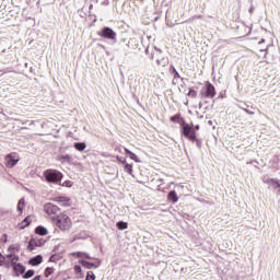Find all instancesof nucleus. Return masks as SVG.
Here are the masks:
<instances>
[{
    "instance_id": "nucleus-1",
    "label": "nucleus",
    "mask_w": 280,
    "mask_h": 280,
    "mask_svg": "<svg viewBox=\"0 0 280 280\" xmlns=\"http://www.w3.org/2000/svg\"><path fill=\"white\" fill-rule=\"evenodd\" d=\"M182 133L184 135V138L192 141V143H196V147L198 149L202 148V140L198 139L196 131L194 129V126L186 124L185 120L180 124Z\"/></svg>"
},
{
    "instance_id": "nucleus-2",
    "label": "nucleus",
    "mask_w": 280,
    "mask_h": 280,
    "mask_svg": "<svg viewBox=\"0 0 280 280\" xmlns=\"http://www.w3.org/2000/svg\"><path fill=\"white\" fill-rule=\"evenodd\" d=\"M55 224L62 232H67L72 229V221H71L70 217L65 213H60L59 215H57Z\"/></svg>"
},
{
    "instance_id": "nucleus-3",
    "label": "nucleus",
    "mask_w": 280,
    "mask_h": 280,
    "mask_svg": "<svg viewBox=\"0 0 280 280\" xmlns=\"http://www.w3.org/2000/svg\"><path fill=\"white\" fill-rule=\"evenodd\" d=\"M215 96V86L211 82L207 81L205 86L200 89L201 100H213Z\"/></svg>"
},
{
    "instance_id": "nucleus-4",
    "label": "nucleus",
    "mask_w": 280,
    "mask_h": 280,
    "mask_svg": "<svg viewBox=\"0 0 280 280\" xmlns=\"http://www.w3.org/2000/svg\"><path fill=\"white\" fill-rule=\"evenodd\" d=\"M44 212L49 215L52 222H57V215L60 214V208L58 206L48 202L44 205Z\"/></svg>"
},
{
    "instance_id": "nucleus-5",
    "label": "nucleus",
    "mask_w": 280,
    "mask_h": 280,
    "mask_svg": "<svg viewBox=\"0 0 280 280\" xmlns=\"http://www.w3.org/2000/svg\"><path fill=\"white\" fill-rule=\"evenodd\" d=\"M45 180L48 183H54L55 185H59L62 180V173L57 171H45L44 172Z\"/></svg>"
},
{
    "instance_id": "nucleus-6",
    "label": "nucleus",
    "mask_w": 280,
    "mask_h": 280,
    "mask_svg": "<svg viewBox=\"0 0 280 280\" xmlns=\"http://www.w3.org/2000/svg\"><path fill=\"white\" fill-rule=\"evenodd\" d=\"M98 36L117 43V33H115V31L110 27H103L101 31H98Z\"/></svg>"
},
{
    "instance_id": "nucleus-7",
    "label": "nucleus",
    "mask_w": 280,
    "mask_h": 280,
    "mask_svg": "<svg viewBox=\"0 0 280 280\" xmlns=\"http://www.w3.org/2000/svg\"><path fill=\"white\" fill-rule=\"evenodd\" d=\"M20 155L18 152H11L8 153V155L4 158V163L7 167H14L19 164Z\"/></svg>"
},
{
    "instance_id": "nucleus-8",
    "label": "nucleus",
    "mask_w": 280,
    "mask_h": 280,
    "mask_svg": "<svg viewBox=\"0 0 280 280\" xmlns=\"http://www.w3.org/2000/svg\"><path fill=\"white\" fill-rule=\"evenodd\" d=\"M261 180L265 183V185L269 186L268 188L271 187L273 190H278V187H280V179L262 176Z\"/></svg>"
},
{
    "instance_id": "nucleus-9",
    "label": "nucleus",
    "mask_w": 280,
    "mask_h": 280,
    "mask_svg": "<svg viewBox=\"0 0 280 280\" xmlns=\"http://www.w3.org/2000/svg\"><path fill=\"white\" fill-rule=\"evenodd\" d=\"M94 260L96 261L95 264L85 260H79V264L86 268V270H92L93 268H98L102 265V260L98 258H94Z\"/></svg>"
},
{
    "instance_id": "nucleus-10",
    "label": "nucleus",
    "mask_w": 280,
    "mask_h": 280,
    "mask_svg": "<svg viewBox=\"0 0 280 280\" xmlns=\"http://www.w3.org/2000/svg\"><path fill=\"white\" fill-rule=\"evenodd\" d=\"M5 259H8L7 267H12L14 269V266L18 265L19 256L14 253L7 254Z\"/></svg>"
},
{
    "instance_id": "nucleus-11",
    "label": "nucleus",
    "mask_w": 280,
    "mask_h": 280,
    "mask_svg": "<svg viewBox=\"0 0 280 280\" xmlns=\"http://www.w3.org/2000/svg\"><path fill=\"white\" fill-rule=\"evenodd\" d=\"M13 270L15 271V275H16L18 277H20V276H22L23 273H25L26 267H25L24 265L18 262V264L14 265Z\"/></svg>"
},
{
    "instance_id": "nucleus-12",
    "label": "nucleus",
    "mask_w": 280,
    "mask_h": 280,
    "mask_svg": "<svg viewBox=\"0 0 280 280\" xmlns=\"http://www.w3.org/2000/svg\"><path fill=\"white\" fill-rule=\"evenodd\" d=\"M38 246H42V242H40L39 240L33 238V240H31V241L28 242L27 249H28L30 252H33V250H35V248H37Z\"/></svg>"
},
{
    "instance_id": "nucleus-13",
    "label": "nucleus",
    "mask_w": 280,
    "mask_h": 280,
    "mask_svg": "<svg viewBox=\"0 0 280 280\" xmlns=\"http://www.w3.org/2000/svg\"><path fill=\"white\" fill-rule=\"evenodd\" d=\"M167 200L172 203L178 202V195L176 190H171V192L167 194Z\"/></svg>"
},
{
    "instance_id": "nucleus-14",
    "label": "nucleus",
    "mask_w": 280,
    "mask_h": 280,
    "mask_svg": "<svg viewBox=\"0 0 280 280\" xmlns=\"http://www.w3.org/2000/svg\"><path fill=\"white\" fill-rule=\"evenodd\" d=\"M40 262H43V256H40V254L31 258V260L28 261V264L32 265V266H39Z\"/></svg>"
},
{
    "instance_id": "nucleus-15",
    "label": "nucleus",
    "mask_w": 280,
    "mask_h": 280,
    "mask_svg": "<svg viewBox=\"0 0 280 280\" xmlns=\"http://www.w3.org/2000/svg\"><path fill=\"white\" fill-rule=\"evenodd\" d=\"M35 234L40 235V236H45L48 234V230L47 228L43 226V225H38L35 228Z\"/></svg>"
},
{
    "instance_id": "nucleus-16",
    "label": "nucleus",
    "mask_w": 280,
    "mask_h": 280,
    "mask_svg": "<svg viewBox=\"0 0 280 280\" xmlns=\"http://www.w3.org/2000/svg\"><path fill=\"white\" fill-rule=\"evenodd\" d=\"M56 201L62 203L63 207H70L71 205V199L67 197H57Z\"/></svg>"
},
{
    "instance_id": "nucleus-17",
    "label": "nucleus",
    "mask_w": 280,
    "mask_h": 280,
    "mask_svg": "<svg viewBox=\"0 0 280 280\" xmlns=\"http://www.w3.org/2000/svg\"><path fill=\"white\" fill-rule=\"evenodd\" d=\"M72 160H73V158L71 155H69V154L61 155L59 158V161H60L61 164H71Z\"/></svg>"
},
{
    "instance_id": "nucleus-18",
    "label": "nucleus",
    "mask_w": 280,
    "mask_h": 280,
    "mask_svg": "<svg viewBox=\"0 0 280 280\" xmlns=\"http://www.w3.org/2000/svg\"><path fill=\"white\" fill-rule=\"evenodd\" d=\"M170 73L174 74L173 84H175V80L176 79H180V74H179V72L176 70V68L174 66L170 67Z\"/></svg>"
},
{
    "instance_id": "nucleus-19",
    "label": "nucleus",
    "mask_w": 280,
    "mask_h": 280,
    "mask_svg": "<svg viewBox=\"0 0 280 280\" xmlns=\"http://www.w3.org/2000/svg\"><path fill=\"white\" fill-rule=\"evenodd\" d=\"M125 154L129 155L132 161L140 162L139 158L136 155L135 152H132L128 149H125Z\"/></svg>"
},
{
    "instance_id": "nucleus-20",
    "label": "nucleus",
    "mask_w": 280,
    "mask_h": 280,
    "mask_svg": "<svg viewBox=\"0 0 280 280\" xmlns=\"http://www.w3.org/2000/svg\"><path fill=\"white\" fill-rule=\"evenodd\" d=\"M74 149L82 152L86 149L85 142H74Z\"/></svg>"
},
{
    "instance_id": "nucleus-21",
    "label": "nucleus",
    "mask_w": 280,
    "mask_h": 280,
    "mask_svg": "<svg viewBox=\"0 0 280 280\" xmlns=\"http://www.w3.org/2000/svg\"><path fill=\"white\" fill-rule=\"evenodd\" d=\"M74 272L78 275V278L85 277V275L82 272L81 265H74Z\"/></svg>"
},
{
    "instance_id": "nucleus-22",
    "label": "nucleus",
    "mask_w": 280,
    "mask_h": 280,
    "mask_svg": "<svg viewBox=\"0 0 280 280\" xmlns=\"http://www.w3.org/2000/svg\"><path fill=\"white\" fill-rule=\"evenodd\" d=\"M156 63L158 66L165 67L170 63V60L167 59V57H162V59L156 60Z\"/></svg>"
},
{
    "instance_id": "nucleus-23",
    "label": "nucleus",
    "mask_w": 280,
    "mask_h": 280,
    "mask_svg": "<svg viewBox=\"0 0 280 280\" xmlns=\"http://www.w3.org/2000/svg\"><path fill=\"white\" fill-rule=\"evenodd\" d=\"M25 203H26L25 198H21L20 201H19V203H18V211H19L20 213L23 212V209H24V207H25Z\"/></svg>"
},
{
    "instance_id": "nucleus-24",
    "label": "nucleus",
    "mask_w": 280,
    "mask_h": 280,
    "mask_svg": "<svg viewBox=\"0 0 280 280\" xmlns=\"http://www.w3.org/2000/svg\"><path fill=\"white\" fill-rule=\"evenodd\" d=\"M117 229H119L120 231L127 230L128 229V223H125V221H118V223L116 224Z\"/></svg>"
},
{
    "instance_id": "nucleus-25",
    "label": "nucleus",
    "mask_w": 280,
    "mask_h": 280,
    "mask_svg": "<svg viewBox=\"0 0 280 280\" xmlns=\"http://www.w3.org/2000/svg\"><path fill=\"white\" fill-rule=\"evenodd\" d=\"M34 276H35L34 269H28L27 272H25V273L23 275V278H24V279H30V278H32V277H34Z\"/></svg>"
},
{
    "instance_id": "nucleus-26",
    "label": "nucleus",
    "mask_w": 280,
    "mask_h": 280,
    "mask_svg": "<svg viewBox=\"0 0 280 280\" xmlns=\"http://www.w3.org/2000/svg\"><path fill=\"white\" fill-rule=\"evenodd\" d=\"M180 117H182L180 114L173 115V116H171V121L179 124L180 122Z\"/></svg>"
},
{
    "instance_id": "nucleus-27",
    "label": "nucleus",
    "mask_w": 280,
    "mask_h": 280,
    "mask_svg": "<svg viewBox=\"0 0 280 280\" xmlns=\"http://www.w3.org/2000/svg\"><path fill=\"white\" fill-rule=\"evenodd\" d=\"M131 45H135L133 47L137 48L138 47V39L137 38H130L128 44H127V47H131Z\"/></svg>"
},
{
    "instance_id": "nucleus-28",
    "label": "nucleus",
    "mask_w": 280,
    "mask_h": 280,
    "mask_svg": "<svg viewBox=\"0 0 280 280\" xmlns=\"http://www.w3.org/2000/svg\"><path fill=\"white\" fill-rule=\"evenodd\" d=\"M54 272H55V269H54V268L47 267V268L45 269L44 276H45L46 278H48V277H50L51 273H54Z\"/></svg>"
},
{
    "instance_id": "nucleus-29",
    "label": "nucleus",
    "mask_w": 280,
    "mask_h": 280,
    "mask_svg": "<svg viewBox=\"0 0 280 280\" xmlns=\"http://www.w3.org/2000/svg\"><path fill=\"white\" fill-rule=\"evenodd\" d=\"M198 92L195 91V89H189V92L187 94L188 97H191L192 100H195V97H197Z\"/></svg>"
},
{
    "instance_id": "nucleus-30",
    "label": "nucleus",
    "mask_w": 280,
    "mask_h": 280,
    "mask_svg": "<svg viewBox=\"0 0 280 280\" xmlns=\"http://www.w3.org/2000/svg\"><path fill=\"white\" fill-rule=\"evenodd\" d=\"M96 276L93 271H88L86 272V279L85 280H95Z\"/></svg>"
},
{
    "instance_id": "nucleus-31",
    "label": "nucleus",
    "mask_w": 280,
    "mask_h": 280,
    "mask_svg": "<svg viewBox=\"0 0 280 280\" xmlns=\"http://www.w3.org/2000/svg\"><path fill=\"white\" fill-rule=\"evenodd\" d=\"M31 224V221H28V217H26L21 224L22 229L28 228V225Z\"/></svg>"
},
{
    "instance_id": "nucleus-32",
    "label": "nucleus",
    "mask_w": 280,
    "mask_h": 280,
    "mask_svg": "<svg viewBox=\"0 0 280 280\" xmlns=\"http://www.w3.org/2000/svg\"><path fill=\"white\" fill-rule=\"evenodd\" d=\"M125 172H127V174L132 175V165H130L129 163H127L125 165Z\"/></svg>"
},
{
    "instance_id": "nucleus-33",
    "label": "nucleus",
    "mask_w": 280,
    "mask_h": 280,
    "mask_svg": "<svg viewBox=\"0 0 280 280\" xmlns=\"http://www.w3.org/2000/svg\"><path fill=\"white\" fill-rule=\"evenodd\" d=\"M73 255H74L75 257H78L79 259H81L82 257L85 256V252H75Z\"/></svg>"
},
{
    "instance_id": "nucleus-34",
    "label": "nucleus",
    "mask_w": 280,
    "mask_h": 280,
    "mask_svg": "<svg viewBox=\"0 0 280 280\" xmlns=\"http://www.w3.org/2000/svg\"><path fill=\"white\" fill-rule=\"evenodd\" d=\"M259 52H265V54H264V58H266V57H267V54H268V46H266V48L259 49Z\"/></svg>"
},
{
    "instance_id": "nucleus-35",
    "label": "nucleus",
    "mask_w": 280,
    "mask_h": 280,
    "mask_svg": "<svg viewBox=\"0 0 280 280\" xmlns=\"http://www.w3.org/2000/svg\"><path fill=\"white\" fill-rule=\"evenodd\" d=\"M9 250H11V253H14V250H18V252H19V246L11 245V246L9 247Z\"/></svg>"
},
{
    "instance_id": "nucleus-36",
    "label": "nucleus",
    "mask_w": 280,
    "mask_h": 280,
    "mask_svg": "<svg viewBox=\"0 0 280 280\" xmlns=\"http://www.w3.org/2000/svg\"><path fill=\"white\" fill-rule=\"evenodd\" d=\"M7 260V256H3L1 253H0V266L5 262Z\"/></svg>"
},
{
    "instance_id": "nucleus-37",
    "label": "nucleus",
    "mask_w": 280,
    "mask_h": 280,
    "mask_svg": "<svg viewBox=\"0 0 280 280\" xmlns=\"http://www.w3.org/2000/svg\"><path fill=\"white\" fill-rule=\"evenodd\" d=\"M116 160L119 161L120 164H126V162H127L126 160H122V158L119 155L116 156Z\"/></svg>"
},
{
    "instance_id": "nucleus-38",
    "label": "nucleus",
    "mask_w": 280,
    "mask_h": 280,
    "mask_svg": "<svg viewBox=\"0 0 280 280\" xmlns=\"http://www.w3.org/2000/svg\"><path fill=\"white\" fill-rule=\"evenodd\" d=\"M243 110L245 112V113H247L249 116H254V112H250V109H248L247 107L246 108H243Z\"/></svg>"
},
{
    "instance_id": "nucleus-39",
    "label": "nucleus",
    "mask_w": 280,
    "mask_h": 280,
    "mask_svg": "<svg viewBox=\"0 0 280 280\" xmlns=\"http://www.w3.org/2000/svg\"><path fill=\"white\" fill-rule=\"evenodd\" d=\"M84 257L89 260H95V258H92L88 253H84Z\"/></svg>"
},
{
    "instance_id": "nucleus-40",
    "label": "nucleus",
    "mask_w": 280,
    "mask_h": 280,
    "mask_svg": "<svg viewBox=\"0 0 280 280\" xmlns=\"http://www.w3.org/2000/svg\"><path fill=\"white\" fill-rule=\"evenodd\" d=\"M201 18H202L201 14H199L198 16H194V18L189 19L188 22H194L195 19H201Z\"/></svg>"
},
{
    "instance_id": "nucleus-41",
    "label": "nucleus",
    "mask_w": 280,
    "mask_h": 280,
    "mask_svg": "<svg viewBox=\"0 0 280 280\" xmlns=\"http://www.w3.org/2000/svg\"><path fill=\"white\" fill-rule=\"evenodd\" d=\"M96 2H98V4H106V2L108 1V0H95Z\"/></svg>"
},
{
    "instance_id": "nucleus-42",
    "label": "nucleus",
    "mask_w": 280,
    "mask_h": 280,
    "mask_svg": "<svg viewBox=\"0 0 280 280\" xmlns=\"http://www.w3.org/2000/svg\"><path fill=\"white\" fill-rule=\"evenodd\" d=\"M196 132V130H199L200 129V126L199 125H196L195 128H192Z\"/></svg>"
},
{
    "instance_id": "nucleus-43",
    "label": "nucleus",
    "mask_w": 280,
    "mask_h": 280,
    "mask_svg": "<svg viewBox=\"0 0 280 280\" xmlns=\"http://www.w3.org/2000/svg\"><path fill=\"white\" fill-rule=\"evenodd\" d=\"M238 107H240L242 110H244V108H247V107H245L244 105H241V104H238Z\"/></svg>"
},
{
    "instance_id": "nucleus-44",
    "label": "nucleus",
    "mask_w": 280,
    "mask_h": 280,
    "mask_svg": "<svg viewBox=\"0 0 280 280\" xmlns=\"http://www.w3.org/2000/svg\"><path fill=\"white\" fill-rule=\"evenodd\" d=\"M249 13H252V14L254 13V7L249 8Z\"/></svg>"
},
{
    "instance_id": "nucleus-45",
    "label": "nucleus",
    "mask_w": 280,
    "mask_h": 280,
    "mask_svg": "<svg viewBox=\"0 0 280 280\" xmlns=\"http://www.w3.org/2000/svg\"><path fill=\"white\" fill-rule=\"evenodd\" d=\"M154 49L159 52L162 54V50L160 48L154 47Z\"/></svg>"
},
{
    "instance_id": "nucleus-46",
    "label": "nucleus",
    "mask_w": 280,
    "mask_h": 280,
    "mask_svg": "<svg viewBox=\"0 0 280 280\" xmlns=\"http://www.w3.org/2000/svg\"><path fill=\"white\" fill-rule=\"evenodd\" d=\"M32 280H40V276H37L34 279H32Z\"/></svg>"
},
{
    "instance_id": "nucleus-47",
    "label": "nucleus",
    "mask_w": 280,
    "mask_h": 280,
    "mask_svg": "<svg viewBox=\"0 0 280 280\" xmlns=\"http://www.w3.org/2000/svg\"><path fill=\"white\" fill-rule=\"evenodd\" d=\"M262 43H265V39L259 40V45H261Z\"/></svg>"
},
{
    "instance_id": "nucleus-48",
    "label": "nucleus",
    "mask_w": 280,
    "mask_h": 280,
    "mask_svg": "<svg viewBox=\"0 0 280 280\" xmlns=\"http://www.w3.org/2000/svg\"><path fill=\"white\" fill-rule=\"evenodd\" d=\"M277 189H278V195L280 196V186Z\"/></svg>"
},
{
    "instance_id": "nucleus-49",
    "label": "nucleus",
    "mask_w": 280,
    "mask_h": 280,
    "mask_svg": "<svg viewBox=\"0 0 280 280\" xmlns=\"http://www.w3.org/2000/svg\"><path fill=\"white\" fill-rule=\"evenodd\" d=\"M145 54H149V49H145Z\"/></svg>"
},
{
    "instance_id": "nucleus-50",
    "label": "nucleus",
    "mask_w": 280,
    "mask_h": 280,
    "mask_svg": "<svg viewBox=\"0 0 280 280\" xmlns=\"http://www.w3.org/2000/svg\"><path fill=\"white\" fill-rule=\"evenodd\" d=\"M4 52H5V49L2 50V54H4Z\"/></svg>"
},
{
    "instance_id": "nucleus-51",
    "label": "nucleus",
    "mask_w": 280,
    "mask_h": 280,
    "mask_svg": "<svg viewBox=\"0 0 280 280\" xmlns=\"http://www.w3.org/2000/svg\"><path fill=\"white\" fill-rule=\"evenodd\" d=\"M151 59H154V56H153V55L151 56Z\"/></svg>"
}]
</instances>
